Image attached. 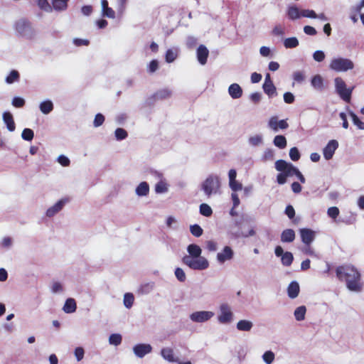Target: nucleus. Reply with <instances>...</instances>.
<instances>
[{
  "instance_id": "obj_1",
  "label": "nucleus",
  "mask_w": 364,
  "mask_h": 364,
  "mask_svg": "<svg viewBox=\"0 0 364 364\" xmlns=\"http://www.w3.org/2000/svg\"><path fill=\"white\" fill-rule=\"evenodd\" d=\"M338 279L346 283L347 289L353 292H360L363 283L359 270L351 264L339 266L336 269Z\"/></svg>"
},
{
  "instance_id": "obj_2",
  "label": "nucleus",
  "mask_w": 364,
  "mask_h": 364,
  "mask_svg": "<svg viewBox=\"0 0 364 364\" xmlns=\"http://www.w3.org/2000/svg\"><path fill=\"white\" fill-rule=\"evenodd\" d=\"M221 182L218 176L209 175L201 183L200 189L207 198L220 194Z\"/></svg>"
},
{
  "instance_id": "obj_3",
  "label": "nucleus",
  "mask_w": 364,
  "mask_h": 364,
  "mask_svg": "<svg viewBox=\"0 0 364 364\" xmlns=\"http://www.w3.org/2000/svg\"><path fill=\"white\" fill-rule=\"evenodd\" d=\"M14 28L18 36L31 39L35 36L34 29L29 21L26 18L16 20L14 23Z\"/></svg>"
},
{
  "instance_id": "obj_4",
  "label": "nucleus",
  "mask_w": 364,
  "mask_h": 364,
  "mask_svg": "<svg viewBox=\"0 0 364 364\" xmlns=\"http://www.w3.org/2000/svg\"><path fill=\"white\" fill-rule=\"evenodd\" d=\"M182 262L193 270L202 271L208 268V260L203 257H183Z\"/></svg>"
},
{
  "instance_id": "obj_5",
  "label": "nucleus",
  "mask_w": 364,
  "mask_h": 364,
  "mask_svg": "<svg viewBox=\"0 0 364 364\" xmlns=\"http://www.w3.org/2000/svg\"><path fill=\"white\" fill-rule=\"evenodd\" d=\"M354 68L353 62L348 59L341 57L334 58L329 64V68L336 72H347Z\"/></svg>"
},
{
  "instance_id": "obj_6",
  "label": "nucleus",
  "mask_w": 364,
  "mask_h": 364,
  "mask_svg": "<svg viewBox=\"0 0 364 364\" xmlns=\"http://www.w3.org/2000/svg\"><path fill=\"white\" fill-rule=\"evenodd\" d=\"M217 320L220 324H230L234 321V313L228 303H222L219 306Z\"/></svg>"
},
{
  "instance_id": "obj_7",
  "label": "nucleus",
  "mask_w": 364,
  "mask_h": 364,
  "mask_svg": "<svg viewBox=\"0 0 364 364\" xmlns=\"http://www.w3.org/2000/svg\"><path fill=\"white\" fill-rule=\"evenodd\" d=\"M334 82L336 90L340 97L345 102H349L350 101L353 88H347L346 82L341 77H336Z\"/></svg>"
},
{
  "instance_id": "obj_8",
  "label": "nucleus",
  "mask_w": 364,
  "mask_h": 364,
  "mask_svg": "<svg viewBox=\"0 0 364 364\" xmlns=\"http://www.w3.org/2000/svg\"><path fill=\"white\" fill-rule=\"evenodd\" d=\"M275 168L279 171L284 172L287 177L295 175L299 170L292 164L282 159L275 162Z\"/></svg>"
},
{
  "instance_id": "obj_9",
  "label": "nucleus",
  "mask_w": 364,
  "mask_h": 364,
  "mask_svg": "<svg viewBox=\"0 0 364 364\" xmlns=\"http://www.w3.org/2000/svg\"><path fill=\"white\" fill-rule=\"evenodd\" d=\"M215 316L211 311H197L190 314V319L195 323H204L210 320Z\"/></svg>"
},
{
  "instance_id": "obj_10",
  "label": "nucleus",
  "mask_w": 364,
  "mask_h": 364,
  "mask_svg": "<svg viewBox=\"0 0 364 364\" xmlns=\"http://www.w3.org/2000/svg\"><path fill=\"white\" fill-rule=\"evenodd\" d=\"M153 348L149 343H137L132 348L134 355L138 358H143L152 352Z\"/></svg>"
},
{
  "instance_id": "obj_11",
  "label": "nucleus",
  "mask_w": 364,
  "mask_h": 364,
  "mask_svg": "<svg viewBox=\"0 0 364 364\" xmlns=\"http://www.w3.org/2000/svg\"><path fill=\"white\" fill-rule=\"evenodd\" d=\"M289 127L285 119L278 120L276 116L272 117L268 122V127L274 132H277L279 129H286Z\"/></svg>"
},
{
  "instance_id": "obj_12",
  "label": "nucleus",
  "mask_w": 364,
  "mask_h": 364,
  "mask_svg": "<svg viewBox=\"0 0 364 364\" xmlns=\"http://www.w3.org/2000/svg\"><path fill=\"white\" fill-rule=\"evenodd\" d=\"M69 202V199L67 198H62L56 202L53 205L50 207L46 213V215L48 218H52L63 210L66 203Z\"/></svg>"
},
{
  "instance_id": "obj_13",
  "label": "nucleus",
  "mask_w": 364,
  "mask_h": 364,
  "mask_svg": "<svg viewBox=\"0 0 364 364\" xmlns=\"http://www.w3.org/2000/svg\"><path fill=\"white\" fill-rule=\"evenodd\" d=\"M338 147V142L332 139L330 140L326 146L323 149V155L326 160H330L332 159L336 150Z\"/></svg>"
},
{
  "instance_id": "obj_14",
  "label": "nucleus",
  "mask_w": 364,
  "mask_h": 364,
  "mask_svg": "<svg viewBox=\"0 0 364 364\" xmlns=\"http://www.w3.org/2000/svg\"><path fill=\"white\" fill-rule=\"evenodd\" d=\"M234 257V252L229 246H225L223 250L217 254V260L220 264L231 260Z\"/></svg>"
},
{
  "instance_id": "obj_15",
  "label": "nucleus",
  "mask_w": 364,
  "mask_h": 364,
  "mask_svg": "<svg viewBox=\"0 0 364 364\" xmlns=\"http://www.w3.org/2000/svg\"><path fill=\"white\" fill-rule=\"evenodd\" d=\"M300 235L302 242L309 245L314 240L315 234L311 230L304 228L300 230Z\"/></svg>"
},
{
  "instance_id": "obj_16",
  "label": "nucleus",
  "mask_w": 364,
  "mask_h": 364,
  "mask_svg": "<svg viewBox=\"0 0 364 364\" xmlns=\"http://www.w3.org/2000/svg\"><path fill=\"white\" fill-rule=\"evenodd\" d=\"M209 51L208 48L203 46L200 45L196 51L197 59L200 65H205L207 63V59L208 57Z\"/></svg>"
},
{
  "instance_id": "obj_17",
  "label": "nucleus",
  "mask_w": 364,
  "mask_h": 364,
  "mask_svg": "<svg viewBox=\"0 0 364 364\" xmlns=\"http://www.w3.org/2000/svg\"><path fill=\"white\" fill-rule=\"evenodd\" d=\"M172 95V91L168 88H163L157 90L153 95L154 100H163L168 99Z\"/></svg>"
},
{
  "instance_id": "obj_18",
  "label": "nucleus",
  "mask_w": 364,
  "mask_h": 364,
  "mask_svg": "<svg viewBox=\"0 0 364 364\" xmlns=\"http://www.w3.org/2000/svg\"><path fill=\"white\" fill-rule=\"evenodd\" d=\"M228 94L234 99H239L242 95V89L237 83H232L228 87Z\"/></svg>"
},
{
  "instance_id": "obj_19",
  "label": "nucleus",
  "mask_w": 364,
  "mask_h": 364,
  "mask_svg": "<svg viewBox=\"0 0 364 364\" xmlns=\"http://www.w3.org/2000/svg\"><path fill=\"white\" fill-rule=\"evenodd\" d=\"M287 14L290 20L294 21L301 17V11L296 5H290L287 7Z\"/></svg>"
},
{
  "instance_id": "obj_20",
  "label": "nucleus",
  "mask_w": 364,
  "mask_h": 364,
  "mask_svg": "<svg viewBox=\"0 0 364 364\" xmlns=\"http://www.w3.org/2000/svg\"><path fill=\"white\" fill-rule=\"evenodd\" d=\"M149 185L146 181L141 182L135 189V193L139 197L147 196L149 193Z\"/></svg>"
},
{
  "instance_id": "obj_21",
  "label": "nucleus",
  "mask_w": 364,
  "mask_h": 364,
  "mask_svg": "<svg viewBox=\"0 0 364 364\" xmlns=\"http://www.w3.org/2000/svg\"><path fill=\"white\" fill-rule=\"evenodd\" d=\"M101 5L102 16L109 18H115V12L112 8L109 7L108 1L107 0H102Z\"/></svg>"
},
{
  "instance_id": "obj_22",
  "label": "nucleus",
  "mask_w": 364,
  "mask_h": 364,
  "mask_svg": "<svg viewBox=\"0 0 364 364\" xmlns=\"http://www.w3.org/2000/svg\"><path fill=\"white\" fill-rule=\"evenodd\" d=\"M299 283L296 281L291 282L287 288V294L288 296L291 299H295L298 296L299 293Z\"/></svg>"
},
{
  "instance_id": "obj_23",
  "label": "nucleus",
  "mask_w": 364,
  "mask_h": 364,
  "mask_svg": "<svg viewBox=\"0 0 364 364\" xmlns=\"http://www.w3.org/2000/svg\"><path fill=\"white\" fill-rule=\"evenodd\" d=\"M169 184L166 178L158 181L155 184L154 191L157 194L166 193L168 191Z\"/></svg>"
},
{
  "instance_id": "obj_24",
  "label": "nucleus",
  "mask_w": 364,
  "mask_h": 364,
  "mask_svg": "<svg viewBox=\"0 0 364 364\" xmlns=\"http://www.w3.org/2000/svg\"><path fill=\"white\" fill-rule=\"evenodd\" d=\"M187 252L188 255H185L184 257H198L201 256L202 250L199 245L196 244H191L187 247Z\"/></svg>"
},
{
  "instance_id": "obj_25",
  "label": "nucleus",
  "mask_w": 364,
  "mask_h": 364,
  "mask_svg": "<svg viewBox=\"0 0 364 364\" xmlns=\"http://www.w3.org/2000/svg\"><path fill=\"white\" fill-rule=\"evenodd\" d=\"M3 120L6 124V127L9 132H14L16 129L15 123L12 114L9 112H5L3 114Z\"/></svg>"
},
{
  "instance_id": "obj_26",
  "label": "nucleus",
  "mask_w": 364,
  "mask_h": 364,
  "mask_svg": "<svg viewBox=\"0 0 364 364\" xmlns=\"http://www.w3.org/2000/svg\"><path fill=\"white\" fill-rule=\"evenodd\" d=\"M162 358L168 362H178V358L174 357L173 350L171 348H164L161 350Z\"/></svg>"
},
{
  "instance_id": "obj_27",
  "label": "nucleus",
  "mask_w": 364,
  "mask_h": 364,
  "mask_svg": "<svg viewBox=\"0 0 364 364\" xmlns=\"http://www.w3.org/2000/svg\"><path fill=\"white\" fill-rule=\"evenodd\" d=\"M295 239V232L292 229H286L281 234L282 242H292Z\"/></svg>"
},
{
  "instance_id": "obj_28",
  "label": "nucleus",
  "mask_w": 364,
  "mask_h": 364,
  "mask_svg": "<svg viewBox=\"0 0 364 364\" xmlns=\"http://www.w3.org/2000/svg\"><path fill=\"white\" fill-rule=\"evenodd\" d=\"M253 327V323L249 320H240L236 325V328L240 331H250Z\"/></svg>"
},
{
  "instance_id": "obj_29",
  "label": "nucleus",
  "mask_w": 364,
  "mask_h": 364,
  "mask_svg": "<svg viewBox=\"0 0 364 364\" xmlns=\"http://www.w3.org/2000/svg\"><path fill=\"white\" fill-rule=\"evenodd\" d=\"M77 304L74 299H67L63 307V310L67 314H72L76 311Z\"/></svg>"
},
{
  "instance_id": "obj_30",
  "label": "nucleus",
  "mask_w": 364,
  "mask_h": 364,
  "mask_svg": "<svg viewBox=\"0 0 364 364\" xmlns=\"http://www.w3.org/2000/svg\"><path fill=\"white\" fill-rule=\"evenodd\" d=\"M53 103L50 100L43 101L39 105V109L43 114H50L53 111Z\"/></svg>"
},
{
  "instance_id": "obj_31",
  "label": "nucleus",
  "mask_w": 364,
  "mask_h": 364,
  "mask_svg": "<svg viewBox=\"0 0 364 364\" xmlns=\"http://www.w3.org/2000/svg\"><path fill=\"white\" fill-rule=\"evenodd\" d=\"M306 313V307L305 306H300L297 307L294 311V316L297 321H301L305 319Z\"/></svg>"
},
{
  "instance_id": "obj_32",
  "label": "nucleus",
  "mask_w": 364,
  "mask_h": 364,
  "mask_svg": "<svg viewBox=\"0 0 364 364\" xmlns=\"http://www.w3.org/2000/svg\"><path fill=\"white\" fill-rule=\"evenodd\" d=\"M256 234L255 230H254V228H251L247 232L242 231V230H237L234 232H232V235L235 238H240V237H249L255 236Z\"/></svg>"
},
{
  "instance_id": "obj_33",
  "label": "nucleus",
  "mask_w": 364,
  "mask_h": 364,
  "mask_svg": "<svg viewBox=\"0 0 364 364\" xmlns=\"http://www.w3.org/2000/svg\"><path fill=\"white\" fill-rule=\"evenodd\" d=\"M68 0H52V5L55 10L63 11L66 9Z\"/></svg>"
},
{
  "instance_id": "obj_34",
  "label": "nucleus",
  "mask_w": 364,
  "mask_h": 364,
  "mask_svg": "<svg viewBox=\"0 0 364 364\" xmlns=\"http://www.w3.org/2000/svg\"><path fill=\"white\" fill-rule=\"evenodd\" d=\"M248 143L252 146H257L263 144L262 134H255L248 139Z\"/></svg>"
},
{
  "instance_id": "obj_35",
  "label": "nucleus",
  "mask_w": 364,
  "mask_h": 364,
  "mask_svg": "<svg viewBox=\"0 0 364 364\" xmlns=\"http://www.w3.org/2000/svg\"><path fill=\"white\" fill-rule=\"evenodd\" d=\"M178 49L171 48L168 49L166 53V61L167 63L173 62L178 56Z\"/></svg>"
},
{
  "instance_id": "obj_36",
  "label": "nucleus",
  "mask_w": 364,
  "mask_h": 364,
  "mask_svg": "<svg viewBox=\"0 0 364 364\" xmlns=\"http://www.w3.org/2000/svg\"><path fill=\"white\" fill-rule=\"evenodd\" d=\"M264 92L269 97H272L277 95L276 87L273 83L263 84Z\"/></svg>"
},
{
  "instance_id": "obj_37",
  "label": "nucleus",
  "mask_w": 364,
  "mask_h": 364,
  "mask_svg": "<svg viewBox=\"0 0 364 364\" xmlns=\"http://www.w3.org/2000/svg\"><path fill=\"white\" fill-rule=\"evenodd\" d=\"M50 291L53 294H63L64 291V287L62 283L54 281L51 283Z\"/></svg>"
},
{
  "instance_id": "obj_38",
  "label": "nucleus",
  "mask_w": 364,
  "mask_h": 364,
  "mask_svg": "<svg viewBox=\"0 0 364 364\" xmlns=\"http://www.w3.org/2000/svg\"><path fill=\"white\" fill-rule=\"evenodd\" d=\"M262 358L264 363L272 364L275 359V354L272 350H267L262 355Z\"/></svg>"
},
{
  "instance_id": "obj_39",
  "label": "nucleus",
  "mask_w": 364,
  "mask_h": 364,
  "mask_svg": "<svg viewBox=\"0 0 364 364\" xmlns=\"http://www.w3.org/2000/svg\"><path fill=\"white\" fill-rule=\"evenodd\" d=\"M274 146L279 149H284L287 146V139L282 135H277L273 141Z\"/></svg>"
},
{
  "instance_id": "obj_40",
  "label": "nucleus",
  "mask_w": 364,
  "mask_h": 364,
  "mask_svg": "<svg viewBox=\"0 0 364 364\" xmlns=\"http://www.w3.org/2000/svg\"><path fill=\"white\" fill-rule=\"evenodd\" d=\"M294 259V257L291 252H285L284 254L281 257L282 264L284 266L289 267L291 264Z\"/></svg>"
},
{
  "instance_id": "obj_41",
  "label": "nucleus",
  "mask_w": 364,
  "mask_h": 364,
  "mask_svg": "<svg viewBox=\"0 0 364 364\" xmlns=\"http://www.w3.org/2000/svg\"><path fill=\"white\" fill-rule=\"evenodd\" d=\"M286 48H294L299 46V41L296 37L287 38L284 41Z\"/></svg>"
},
{
  "instance_id": "obj_42",
  "label": "nucleus",
  "mask_w": 364,
  "mask_h": 364,
  "mask_svg": "<svg viewBox=\"0 0 364 364\" xmlns=\"http://www.w3.org/2000/svg\"><path fill=\"white\" fill-rule=\"evenodd\" d=\"M19 73L17 70H12L6 77L5 81L7 84H12L19 80Z\"/></svg>"
},
{
  "instance_id": "obj_43",
  "label": "nucleus",
  "mask_w": 364,
  "mask_h": 364,
  "mask_svg": "<svg viewBox=\"0 0 364 364\" xmlns=\"http://www.w3.org/2000/svg\"><path fill=\"white\" fill-rule=\"evenodd\" d=\"M311 85L316 90L323 88V79L319 75L314 76L311 79Z\"/></svg>"
},
{
  "instance_id": "obj_44",
  "label": "nucleus",
  "mask_w": 364,
  "mask_h": 364,
  "mask_svg": "<svg viewBox=\"0 0 364 364\" xmlns=\"http://www.w3.org/2000/svg\"><path fill=\"white\" fill-rule=\"evenodd\" d=\"M199 210L200 213L205 217H210L213 214V210L211 207L206 203L200 204Z\"/></svg>"
},
{
  "instance_id": "obj_45",
  "label": "nucleus",
  "mask_w": 364,
  "mask_h": 364,
  "mask_svg": "<svg viewBox=\"0 0 364 364\" xmlns=\"http://www.w3.org/2000/svg\"><path fill=\"white\" fill-rule=\"evenodd\" d=\"M274 158V151L273 149H267L264 150L262 156V161L264 162L272 161Z\"/></svg>"
},
{
  "instance_id": "obj_46",
  "label": "nucleus",
  "mask_w": 364,
  "mask_h": 364,
  "mask_svg": "<svg viewBox=\"0 0 364 364\" xmlns=\"http://www.w3.org/2000/svg\"><path fill=\"white\" fill-rule=\"evenodd\" d=\"M349 115L351 117V119L353 124L360 129H364V122H362L358 116L353 112L352 111H349Z\"/></svg>"
},
{
  "instance_id": "obj_47",
  "label": "nucleus",
  "mask_w": 364,
  "mask_h": 364,
  "mask_svg": "<svg viewBox=\"0 0 364 364\" xmlns=\"http://www.w3.org/2000/svg\"><path fill=\"white\" fill-rule=\"evenodd\" d=\"M166 226L172 230H177L178 228V223L176 218L173 216H168L166 220Z\"/></svg>"
},
{
  "instance_id": "obj_48",
  "label": "nucleus",
  "mask_w": 364,
  "mask_h": 364,
  "mask_svg": "<svg viewBox=\"0 0 364 364\" xmlns=\"http://www.w3.org/2000/svg\"><path fill=\"white\" fill-rule=\"evenodd\" d=\"M134 295L132 293H126L124 295V305L126 308L130 309L134 303Z\"/></svg>"
},
{
  "instance_id": "obj_49",
  "label": "nucleus",
  "mask_w": 364,
  "mask_h": 364,
  "mask_svg": "<svg viewBox=\"0 0 364 364\" xmlns=\"http://www.w3.org/2000/svg\"><path fill=\"white\" fill-rule=\"evenodd\" d=\"M122 336L119 333L111 334L109 337V343L110 345L119 346L122 343Z\"/></svg>"
},
{
  "instance_id": "obj_50",
  "label": "nucleus",
  "mask_w": 364,
  "mask_h": 364,
  "mask_svg": "<svg viewBox=\"0 0 364 364\" xmlns=\"http://www.w3.org/2000/svg\"><path fill=\"white\" fill-rule=\"evenodd\" d=\"M128 136L127 131L122 128H117L114 131V136L117 141L125 139Z\"/></svg>"
},
{
  "instance_id": "obj_51",
  "label": "nucleus",
  "mask_w": 364,
  "mask_h": 364,
  "mask_svg": "<svg viewBox=\"0 0 364 364\" xmlns=\"http://www.w3.org/2000/svg\"><path fill=\"white\" fill-rule=\"evenodd\" d=\"M190 231L193 236L197 237L201 236L203 232V230L201 228V227L197 224L191 225Z\"/></svg>"
},
{
  "instance_id": "obj_52",
  "label": "nucleus",
  "mask_w": 364,
  "mask_h": 364,
  "mask_svg": "<svg viewBox=\"0 0 364 364\" xmlns=\"http://www.w3.org/2000/svg\"><path fill=\"white\" fill-rule=\"evenodd\" d=\"M33 131L28 128H25L21 133L22 139L26 141H31L33 139Z\"/></svg>"
},
{
  "instance_id": "obj_53",
  "label": "nucleus",
  "mask_w": 364,
  "mask_h": 364,
  "mask_svg": "<svg viewBox=\"0 0 364 364\" xmlns=\"http://www.w3.org/2000/svg\"><path fill=\"white\" fill-rule=\"evenodd\" d=\"M13 245V240L11 237H4L0 242V246L2 248L9 249Z\"/></svg>"
},
{
  "instance_id": "obj_54",
  "label": "nucleus",
  "mask_w": 364,
  "mask_h": 364,
  "mask_svg": "<svg viewBox=\"0 0 364 364\" xmlns=\"http://www.w3.org/2000/svg\"><path fill=\"white\" fill-rule=\"evenodd\" d=\"M154 288V283L149 282L145 284H143L140 288V291L141 294H147L150 293Z\"/></svg>"
},
{
  "instance_id": "obj_55",
  "label": "nucleus",
  "mask_w": 364,
  "mask_h": 364,
  "mask_svg": "<svg viewBox=\"0 0 364 364\" xmlns=\"http://www.w3.org/2000/svg\"><path fill=\"white\" fill-rule=\"evenodd\" d=\"M229 186L231 188V190L234 192H236V191H240L242 189V184L240 182L236 181V179L229 181Z\"/></svg>"
},
{
  "instance_id": "obj_56",
  "label": "nucleus",
  "mask_w": 364,
  "mask_h": 364,
  "mask_svg": "<svg viewBox=\"0 0 364 364\" xmlns=\"http://www.w3.org/2000/svg\"><path fill=\"white\" fill-rule=\"evenodd\" d=\"M293 79L298 83H302L305 80L304 73L302 71H296L293 74Z\"/></svg>"
},
{
  "instance_id": "obj_57",
  "label": "nucleus",
  "mask_w": 364,
  "mask_h": 364,
  "mask_svg": "<svg viewBox=\"0 0 364 364\" xmlns=\"http://www.w3.org/2000/svg\"><path fill=\"white\" fill-rule=\"evenodd\" d=\"M175 276L177 278V279L181 282H185L186 279L185 272L183 271V269L180 267H177L175 269Z\"/></svg>"
},
{
  "instance_id": "obj_58",
  "label": "nucleus",
  "mask_w": 364,
  "mask_h": 364,
  "mask_svg": "<svg viewBox=\"0 0 364 364\" xmlns=\"http://www.w3.org/2000/svg\"><path fill=\"white\" fill-rule=\"evenodd\" d=\"M300 153L296 147H293L289 151V157L294 161H296L300 159Z\"/></svg>"
},
{
  "instance_id": "obj_59",
  "label": "nucleus",
  "mask_w": 364,
  "mask_h": 364,
  "mask_svg": "<svg viewBox=\"0 0 364 364\" xmlns=\"http://www.w3.org/2000/svg\"><path fill=\"white\" fill-rule=\"evenodd\" d=\"M105 122V117L103 114L98 113L95 115L94 122H93V126L95 127H99L101 126Z\"/></svg>"
},
{
  "instance_id": "obj_60",
  "label": "nucleus",
  "mask_w": 364,
  "mask_h": 364,
  "mask_svg": "<svg viewBox=\"0 0 364 364\" xmlns=\"http://www.w3.org/2000/svg\"><path fill=\"white\" fill-rule=\"evenodd\" d=\"M159 68V62L156 60H152L147 67V71L149 73H154Z\"/></svg>"
},
{
  "instance_id": "obj_61",
  "label": "nucleus",
  "mask_w": 364,
  "mask_h": 364,
  "mask_svg": "<svg viewBox=\"0 0 364 364\" xmlns=\"http://www.w3.org/2000/svg\"><path fill=\"white\" fill-rule=\"evenodd\" d=\"M325 53L322 50H316L313 54V58L316 62H322L325 59Z\"/></svg>"
},
{
  "instance_id": "obj_62",
  "label": "nucleus",
  "mask_w": 364,
  "mask_h": 364,
  "mask_svg": "<svg viewBox=\"0 0 364 364\" xmlns=\"http://www.w3.org/2000/svg\"><path fill=\"white\" fill-rule=\"evenodd\" d=\"M57 161L63 166L67 167L70 165V159L65 155H60Z\"/></svg>"
},
{
  "instance_id": "obj_63",
  "label": "nucleus",
  "mask_w": 364,
  "mask_h": 364,
  "mask_svg": "<svg viewBox=\"0 0 364 364\" xmlns=\"http://www.w3.org/2000/svg\"><path fill=\"white\" fill-rule=\"evenodd\" d=\"M301 17L316 18L317 17V14L313 10L304 9L301 10Z\"/></svg>"
},
{
  "instance_id": "obj_64",
  "label": "nucleus",
  "mask_w": 364,
  "mask_h": 364,
  "mask_svg": "<svg viewBox=\"0 0 364 364\" xmlns=\"http://www.w3.org/2000/svg\"><path fill=\"white\" fill-rule=\"evenodd\" d=\"M25 105V100L19 97H15L12 100V105L15 107H22Z\"/></svg>"
}]
</instances>
